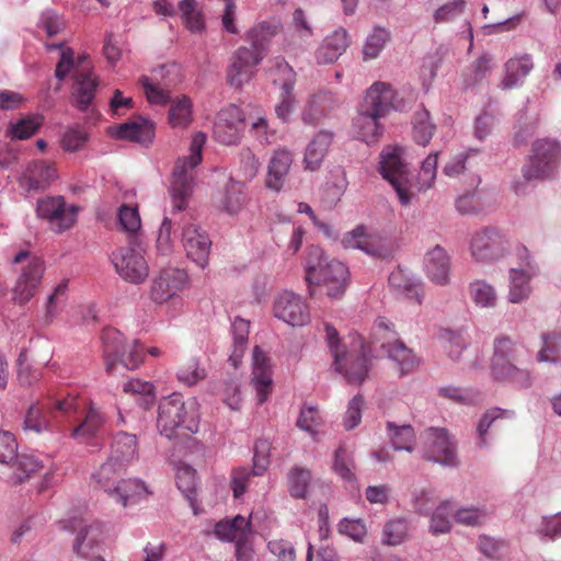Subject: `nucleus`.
<instances>
[{
  "label": "nucleus",
  "instance_id": "obj_1",
  "mask_svg": "<svg viewBox=\"0 0 561 561\" xmlns=\"http://www.w3.org/2000/svg\"><path fill=\"white\" fill-rule=\"evenodd\" d=\"M282 31L279 21H262L252 26L245 34L251 46L239 47L232 57V64L228 70V82L239 88L248 82L253 75V68L267 55L268 45L273 37Z\"/></svg>",
  "mask_w": 561,
  "mask_h": 561
},
{
  "label": "nucleus",
  "instance_id": "obj_2",
  "mask_svg": "<svg viewBox=\"0 0 561 561\" xmlns=\"http://www.w3.org/2000/svg\"><path fill=\"white\" fill-rule=\"evenodd\" d=\"M304 266L309 285L324 286L331 298H339L345 293L350 280L348 267L337 260H329L319 245L307 248Z\"/></svg>",
  "mask_w": 561,
  "mask_h": 561
},
{
  "label": "nucleus",
  "instance_id": "obj_3",
  "mask_svg": "<svg viewBox=\"0 0 561 561\" xmlns=\"http://www.w3.org/2000/svg\"><path fill=\"white\" fill-rule=\"evenodd\" d=\"M324 330L335 370L343 375L348 383L360 385L369 371V351L360 339L354 340L351 348L345 350L340 344L339 333L333 325L327 323Z\"/></svg>",
  "mask_w": 561,
  "mask_h": 561
},
{
  "label": "nucleus",
  "instance_id": "obj_4",
  "mask_svg": "<svg viewBox=\"0 0 561 561\" xmlns=\"http://www.w3.org/2000/svg\"><path fill=\"white\" fill-rule=\"evenodd\" d=\"M157 427L160 434L168 438H172L180 428L188 433H197L199 417L196 402H185L179 393L163 398L158 408Z\"/></svg>",
  "mask_w": 561,
  "mask_h": 561
},
{
  "label": "nucleus",
  "instance_id": "obj_5",
  "mask_svg": "<svg viewBox=\"0 0 561 561\" xmlns=\"http://www.w3.org/2000/svg\"><path fill=\"white\" fill-rule=\"evenodd\" d=\"M378 172L394 190L399 203L409 206L415 199L409 178L405 152L398 145H387L379 154Z\"/></svg>",
  "mask_w": 561,
  "mask_h": 561
},
{
  "label": "nucleus",
  "instance_id": "obj_6",
  "mask_svg": "<svg viewBox=\"0 0 561 561\" xmlns=\"http://www.w3.org/2000/svg\"><path fill=\"white\" fill-rule=\"evenodd\" d=\"M79 407L80 400L72 396L37 401L27 409L22 422V430L25 434L50 432L54 428L53 419H57L59 415H69Z\"/></svg>",
  "mask_w": 561,
  "mask_h": 561
},
{
  "label": "nucleus",
  "instance_id": "obj_7",
  "mask_svg": "<svg viewBox=\"0 0 561 561\" xmlns=\"http://www.w3.org/2000/svg\"><path fill=\"white\" fill-rule=\"evenodd\" d=\"M204 142H192L188 154L175 161L170 183L173 207L183 210L195 186L194 169L202 162Z\"/></svg>",
  "mask_w": 561,
  "mask_h": 561
},
{
  "label": "nucleus",
  "instance_id": "obj_8",
  "mask_svg": "<svg viewBox=\"0 0 561 561\" xmlns=\"http://www.w3.org/2000/svg\"><path fill=\"white\" fill-rule=\"evenodd\" d=\"M516 256L519 262L518 267H512L508 271L507 300L511 304H522L530 297L533 291L530 282L539 273L538 265L526 247L518 245Z\"/></svg>",
  "mask_w": 561,
  "mask_h": 561
},
{
  "label": "nucleus",
  "instance_id": "obj_9",
  "mask_svg": "<svg viewBox=\"0 0 561 561\" xmlns=\"http://www.w3.org/2000/svg\"><path fill=\"white\" fill-rule=\"evenodd\" d=\"M561 159L560 142H534L531 153L523 167L527 181L546 180L558 171Z\"/></svg>",
  "mask_w": 561,
  "mask_h": 561
},
{
  "label": "nucleus",
  "instance_id": "obj_10",
  "mask_svg": "<svg viewBox=\"0 0 561 561\" xmlns=\"http://www.w3.org/2000/svg\"><path fill=\"white\" fill-rule=\"evenodd\" d=\"M27 261L13 287V300L24 305L35 295L44 275L45 264L38 256H31L28 251H20L13 259L14 264Z\"/></svg>",
  "mask_w": 561,
  "mask_h": 561
},
{
  "label": "nucleus",
  "instance_id": "obj_11",
  "mask_svg": "<svg viewBox=\"0 0 561 561\" xmlns=\"http://www.w3.org/2000/svg\"><path fill=\"white\" fill-rule=\"evenodd\" d=\"M469 248L476 261L494 262L506 255L510 240L499 228L485 227L472 234Z\"/></svg>",
  "mask_w": 561,
  "mask_h": 561
},
{
  "label": "nucleus",
  "instance_id": "obj_12",
  "mask_svg": "<svg viewBox=\"0 0 561 561\" xmlns=\"http://www.w3.org/2000/svg\"><path fill=\"white\" fill-rule=\"evenodd\" d=\"M78 210L76 205H67L62 196L39 198L36 204L37 217L47 220L51 230L57 233H61L75 225Z\"/></svg>",
  "mask_w": 561,
  "mask_h": 561
},
{
  "label": "nucleus",
  "instance_id": "obj_13",
  "mask_svg": "<svg viewBox=\"0 0 561 561\" xmlns=\"http://www.w3.org/2000/svg\"><path fill=\"white\" fill-rule=\"evenodd\" d=\"M117 274L131 284L145 282L149 275V265L140 250L123 247L111 255Z\"/></svg>",
  "mask_w": 561,
  "mask_h": 561
},
{
  "label": "nucleus",
  "instance_id": "obj_14",
  "mask_svg": "<svg viewBox=\"0 0 561 561\" xmlns=\"http://www.w3.org/2000/svg\"><path fill=\"white\" fill-rule=\"evenodd\" d=\"M363 108L385 117L391 111H403L405 102L389 83L375 82L367 91L362 105Z\"/></svg>",
  "mask_w": 561,
  "mask_h": 561
},
{
  "label": "nucleus",
  "instance_id": "obj_15",
  "mask_svg": "<svg viewBox=\"0 0 561 561\" xmlns=\"http://www.w3.org/2000/svg\"><path fill=\"white\" fill-rule=\"evenodd\" d=\"M424 455L444 466L457 465L456 444L445 428L431 427L425 432Z\"/></svg>",
  "mask_w": 561,
  "mask_h": 561
},
{
  "label": "nucleus",
  "instance_id": "obj_16",
  "mask_svg": "<svg viewBox=\"0 0 561 561\" xmlns=\"http://www.w3.org/2000/svg\"><path fill=\"white\" fill-rule=\"evenodd\" d=\"M273 312L276 318L293 327H302L310 321L307 304L290 290H284L276 296Z\"/></svg>",
  "mask_w": 561,
  "mask_h": 561
},
{
  "label": "nucleus",
  "instance_id": "obj_17",
  "mask_svg": "<svg viewBox=\"0 0 561 561\" xmlns=\"http://www.w3.org/2000/svg\"><path fill=\"white\" fill-rule=\"evenodd\" d=\"M58 179L57 170L50 162H30L18 179L19 185L27 193L46 191Z\"/></svg>",
  "mask_w": 561,
  "mask_h": 561
},
{
  "label": "nucleus",
  "instance_id": "obj_18",
  "mask_svg": "<svg viewBox=\"0 0 561 561\" xmlns=\"http://www.w3.org/2000/svg\"><path fill=\"white\" fill-rule=\"evenodd\" d=\"M188 277L184 270L168 267L160 272L153 280L150 297L156 304H163L169 299H175L176 294L184 289Z\"/></svg>",
  "mask_w": 561,
  "mask_h": 561
},
{
  "label": "nucleus",
  "instance_id": "obj_19",
  "mask_svg": "<svg viewBox=\"0 0 561 561\" xmlns=\"http://www.w3.org/2000/svg\"><path fill=\"white\" fill-rule=\"evenodd\" d=\"M182 243L187 257L197 266L204 268L208 264L211 241L198 226L192 222L183 226Z\"/></svg>",
  "mask_w": 561,
  "mask_h": 561
},
{
  "label": "nucleus",
  "instance_id": "obj_20",
  "mask_svg": "<svg viewBox=\"0 0 561 561\" xmlns=\"http://www.w3.org/2000/svg\"><path fill=\"white\" fill-rule=\"evenodd\" d=\"M62 527L71 533L78 531L73 542V551L87 558L92 548L102 540L103 529L100 523L85 525L81 518H70L61 522Z\"/></svg>",
  "mask_w": 561,
  "mask_h": 561
},
{
  "label": "nucleus",
  "instance_id": "obj_21",
  "mask_svg": "<svg viewBox=\"0 0 561 561\" xmlns=\"http://www.w3.org/2000/svg\"><path fill=\"white\" fill-rule=\"evenodd\" d=\"M179 73V67L176 65H164L159 69L152 71L151 77L142 76L140 83L147 100L153 104H164L169 99V91L165 87H170L176 83L174 79H167V75Z\"/></svg>",
  "mask_w": 561,
  "mask_h": 561
},
{
  "label": "nucleus",
  "instance_id": "obj_22",
  "mask_svg": "<svg viewBox=\"0 0 561 561\" xmlns=\"http://www.w3.org/2000/svg\"><path fill=\"white\" fill-rule=\"evenodd\" d=\"M251 383L256 392L257 403H264L273 390L272 366L270 358L259 346L252 353Z\"/></svg>",
  "mask_w": 561,
  "mask_h": 561
},
{
  "label": "nucleus",
  "instance_id": "obj_23",
  "mask_svg": "<svg viewBox=\"0 0 561 561\" xmlns=\"http://www.w3.org/2000/svg\"><path fill=\"white\" fill-rule=\"evenodd\" d=\"M244 181H237L230 178L224 188L214 196L215 206L229 214H238L247 203Z\"/></svg>",
  "mask_w": 561,
  "mask_h": 561
},
{
  "label": "nucleus",
  "instance_id": "obj_24",
  "mask_svg": "<svg viewBox=\"0 0 561 561\" xmlns=\"http://www.w3.org/2000/svg\"><path fill=\"white\" fill-rule=\"evenodd\" d=\"M424 270L432 283L438 286L449 283L450 256L442 245L437 244L426 252Z\"/></svg>",
  "mask_w": 561,
  "mask_h": 561
},
{
  "label": "nucleus",
  "instance_id": "obj_25",
  "mask_svg": "<svg viewBox=\"0 0 561 561\" xmlns=\"http://www.w3.org/2000/svg\"><path fill=\"white\" fill-rule=\"evenodd\" d=\"M245 128L244 115L240 107L230 104L221 108L214 123V133L217 138H236Z\"/></svg>",
  "mask_w": 561,
  "mask_h": 561
},
{
  "label": "nucleus",
  "instance_id": "obj_26",
  "mask_svg": "<svg viewBox=\"0 0 561 561\" xmlns=\"http://www.w3.org/2000/svg\"><path fill=\"white\" fill-rule=\"evenodd\" d=\"M388 283L392 291L398 297L413 301L417 305L422 304V284L408 271L400 267L396 268L390 273Z\"/></svg>",
  "mask_w": 561,
  "mask_h": 561
},
{
  "label": "nucleus",
  "instance_id": "obj_27",
  "mask_svg": "<svg viewBox=\"0 0 561 561\" xmlns=\"http://www.w3.org/2000/svg\"><path fill=\"white\" fill-rule=\"evenodd\" d=\"M151 492L139 479H121L108 496L124 507L135 505L147 499Z\"/></svg>",
  "mask_w": 561,
  "mask_h": 561
},
{
  "label": "nucleus",
  "instance_id": "obj_28",
  "mask_svg": "<svg viewBox=\"0 0 561 561\" xmlns=\"http://www.w3.org/2000/svg\"><path fill=\"white\" fill-rule=\"evenodd\" d=\"M492 378L503 385L515 389H527L533 383V377L528 369L518 367L514 362L503 365H490Z\"/></svg>",
  "mask_w": 561,
  "mask_h": 561
},
{
  "label": "nucleus",
  "instance_id": "obj_29",
  "mask_svg": "<svg viewBox=\"0 0 561 561\" xmlns=\"http://www.w3.org/2000/svg\"><path fill=\"white\" fill-rule=\"evenodd\" d=\"M348 33L344 27H339L328 35L319 46L316 57L319 64H333L350 46Z\"/></svg>",
  "mask_w": 561,
  "mask_h": 561
},
{
  "label": "nucleus",
  "instance_id": "obj_30",
  "mask_svg": "<svg viewBox=\"0 0 561 561\" xmlns=\"http://www.w3.org/2000/svg\"><path fill=\"white\" fill-rule=\"evenodd\" d=\"M342 242L345 248L358 249L371 256L386 257L389 254L388 249L377 237L366 234L363 226L347 232Z\"/></svg>",
  "mask_w": 561,
  "mask_h": 561
},
{
  "label": "nucleus",
  "instance_id": "obj_31",
  "mask_svg": "<svg viewBox=\"0 0 561 561\" xmlns=\"http://www.w3.org/2000/svg\"><path fill=\"white\" fill-rule=\"evenodd\" d=\"M380 348L387 354L400 370L401 375L412 373L420 364L419 357L413 350L409 348L402 341L382 342Z\"/></svg>",
  "mask_w": 561,
  "mask_h": 561
},
{
  "label": "nucleus",
  "instance_id": "obj_32",
  "mask_svg": "<svg viewBox=\"0 0 561 561\" xmlns=\"http://www.w3.org/2000/svg\"><path fill=\"white\" fill-rule=\"evenodd\" d=\"M291 163L293 157L290 152L286 150L276 151L268 163L265 181L266 187L279 192L284 186Z\"/></svg>",
  "mask_w": 561,
  "mask_h": 561
},
{
  "label": "nucleus",
  "instance_id": "obj_33",
  "mask_svg": "<svg viewBox=\"0 0 561 561\" xmlns=\"http://www.w3.org/2000/svg\"><path fill=\"white\" fill-rule=\"evenodd\" d=\"M113 461L118 466H128L138 456V442L134 434L118 432L114 435L111 444V455Z\"/></svg>",
  "mask_w": 561,
  "mask_h": 561
},
{
  "label": "nucleus",
  "instance_id": "obj_34",
  "mask_svg": "<svg viewBox=\"0 0 561 561\" xmlns=\"http://www.w3.org/2000/svg\"><path fill=\"white\" fill-rule=\"evenodd\" d=\"M101 340L106 370L111 373L126 348L124 335L114 328H106L102 332Z\"/></svg>",
  "mask_w": 561,
  "mask_h": 561
},
{
  "label": "nucleus",
  "instance_id": "obj_35",
  "mask_svg": "<svg viewBox=\"0 0 561 561\" xmlns=\"http://www.w3.org/2000/svg\"><path fill=\"white\" fill-rule=\"evenodd\" d=\"M154 123L142 116H135L118 126L121 140H151L154 137Z\"/></svg>",
  "mask_w": 561,
  "mask_h": 561
},
{
  "label": "nucleus",
  "instance_id": "obj_36",
  "mask_svg": "<svg viewBox=\"0 0 561 561\" xmlns=\"http://www.w3.org/2000/svg\"><path fill=\"white\" fill-rule=\"evenodd\" d=\"M530 57L511 58L505 64V75L500 83L502 90H511L522 83L533 69Z\"/></svg>",
  "mask_w": 561,
  "mask_h": 561
},
{
  "label": "nucleus",
  "instance_id": "obj_37",
  "mask_svg": "<svg viewBox=\"0 0 561 561\" xmlns=\"http://www.w3.org/2000/svg\"><path fill=\"white\" fill-rule=\"evenodd\" d=\"M193 121V103L186 95L176 96L170 101L168 124L172 128L185 129Z\"/></svg>",
  "mask_w": 561,
  "mask_h": 561
},
{
  "label": "nucleus",
  "instance_id": "obj_38",
  "mask_svg": "<svg viewBox=\"0 0 561 561\" xmlns=\"http://www.w3.org/2000/svg\"><path fill=\"white\" fill-rule=\"evenodd\" d=\"M215 535L222 541H237L242 537H249L252 533L251 522L241 515L231 520H220L215 525Z\"/></svg>",
  "mask_w": 561,
  "mask_h": 561
},
{
  "label": "nucleus",
  "instance_id": "obj_39",
  "mask_svg": "<svg viewBox=\"0 0 561 561\" xmlns=\"http://www.w3.org/2000/svg\"><path fill=\"white\" fill-rule=\"evenodd\" d=\"M104 424V415L94 407H90L83 421L72 430L71 436L80 443H89L95 438Z\"/></svg>",
  "mask_w": 561,
  "mask_h": 561
},
{
  "label": "nucleus",
  "instance_id": "obj_40",
  "mask_svg": "<svg viewBox=\"0 0 561 561\" xmlns=\"http://www.w3.org/2000/svg\"><path fill=\"white\" fill-rule=\"evenodd\" d=\"M380 118L381 116L375 115L362 107L353 122V127L358 135L359 140L383 137L385 128L379 122Z\"/></svg>",
  "mask_w": 561,
  "mask_h": 561
},
{
  "label": "nucleus",
  "instance_id": "obj_41",
  "mask_svg": "<svg viewBox=\"0 0 561 561\" xmlns=\"http://www.w3.org/2000/svg\"><path fill=\"white\" fill-rule=\"evenodd\" d=\"M525 347L513 341L507 335H499L493 342V355L491 365H503L510 362H517L518 356Z\"/></svg>",
  "mask_w": 561,
  "mask_h": 561
},
{
  "label": "nucleus",
  "instance_id": "obj_42",
  "mask_svg": "<svg viewBox=\"0 0 561 561\" xmlns=\"http://www.w3.org/2000/svg\"><path fill=\"white\" fill-rule=\"evenodd\" d=\"M468 293L470 299L479 308H495L499 295L495 287L485 279H476L469 283Z\"/></svg>",
  "mask_w": 561,
  "mask_h": 561
},
{
  "label": "nucleus",
  "instance_id": "obj_43",
  "mask_svg": "<svg viewBox=\"0 0 561 561\" xmlns=\"http://www.w3.org/2000/svg\"><path fill=\"white\" fill-rule=\"evenodd\" d=\"M98 81L91 72H80L76 75L75 99L77 107L87 110L92 103L96 90Z\"/></svg>",
  "mask_w": 561,
  "mask_h": 561
},
{
  "label": "nucleus",
  "instance_id": "obj_44",
  "mask_svg": "<svg viewBox=\"0 0 561 561\" xmlns=\"http://www.w3.org/2000/svg\"><path fill=\"white\" fill-rule=\"evenodd\" d=\"M386 427L391 445L396 450H413L415 432L410 424L397 425L392 421H387Z\"/></svg>",
  "mask_w": 561,
  "mask_h": 561
},
{
  "label": "nucleus",
  "instance_id": "obj_45",
  "mask_svg": "<svg viewBox=\"0 0 561 561\" xmlns=\"http://www.w3.org/2000/svg\"><path fill=\"white\" fill-rule=\"evenodd\" d=\"M176 485L190 502L194 514L196 511V470L188 465H182L178 468L175 474Z\"/></svg>",
  "mask_w": 561,
  "mask_h": 561
},
{
  "label": "nucleus",
  "instance_id": "obj_46",
  "mask_svg": "<svg viewBox=\"0 0 561 561\" xmlns=\"http://www.w3.org/2000/svg\"><path fill=\"white\" fill-rule=\"evenodd\" d=\"M127 466H118L117 461H113L110 456L108 459L93 474L96 483L104 490L107 495L111 489H114L122 473L125 472Z\"/></svg>",
  "mask_w": 561,
  "mask_h": 561
},
{
  "label": "nucleus",
  "instance_id": "obj_47",
  "mask_svg": "<svg viewBox=\"0 0 561 561\" xmlns=\"http://www.w3.org/2000/svg\"><path fill=\"white\" fill-rule=\"evenodd\" d=\"M206 377V368L197 357L188 358L176 371L178 381L186 387L195 386Z\"/></svg>",
  "mask_w": 561,
  "mask_h": 561
},
{
  "label": "nucleus",
  "instance_id": "obj_48",
  "mask_svg": "<svg viewBox=\"0 0 561 561\" xmlns=\"http://www.w3.org/2000/svg\"><path fill=\"white\" fill-rule=\"evenodd\" d=\"M13 469L14 483H23L32 473L38 471L43 465L32 455L16 454V458L9 465Z\"/></svg>",
  "mask_w": 561,
  "mask_h": 561
},
{
  "label": "nucleus",
  "instance_id": "obj_49",
  "mask_svg": "<svg viewBox=\"0 0 561 561\" xmlns=\"http://www.w3.org/2000/svg\"><path fill=\"white\" fill-rule=\"evenodd\" d=\"M438 154L430 153L422 162L415 176L414 186L417 192H425L433 187L437 175Z\"/></svg>",
  "mask_w": 561,
  "mask_h": 561
},
{
  "label": "nucleus",
  "instance_id": "obj_50",
  "mask_svg": "<svg viewBox=\"0 0 561 561\" xmlns=\"http://www.w3.org/2000/svg\"><path fill=\"white\" fill-rule=\"evenodd\" d=\"M282 71L288 75V78L284 81L282 85V102L276 105L275 112L277 117H279L282 121H286L288 115L291 112L293 104H294V98L291 94V91L294 89V77L295 73L293 72V69L285 64L283 67H280Z\"/></svg>",
  "mask_w": 561,
  "mask_h": 561
},
{
  "label": "nucleus",
  "instance_id": "obj_51",
  "mask_svg": "<svg viewBox=\"0 0 561 561\" xmlns=\"http://www.w3.org/2000/svg\"><path fill=\"white\" fill-rule=\"evenodd\" d=\"M438 394L459 404H478L482 401V393L474 389H462L454 386L438 388Z\"/></svg>",
  "mask_w": 561,
  "mask_h": 561
},
{
  "label": "nucleus",
  "instance_id": "obj_52",
  "mask_svg": "<svg viewBox=\"0 0 561 561\" xmlns=\"http://www.w3.org/2000/svg\"><path fill=\"white\" fill-rule=\"evenodd\" d=\"M453 512L454 504L450 501L442 502L432 514L430 531L434 535L449 533L451 529L449 516Z\"/></svg>",
  "mask_w": 561,
  "mask_h": 561
},
{
  "label": "nucleus",
  "instance_id": "obj_53",
  "mask_svg": "<svg viewBox=\"0 0 561 561\" xmlns=\"http://www.w3.org/2000/svg\"><path fill=\"white\" fill-rule=\"evenodd\" d=\"M43 123L44 116L41 114H32L21 118L10 127L12 140H25L32 137L43 125Z\"/></svg>",
  "mask_w": 561,
  "mask_h": 561
},
{
  "label": "nucleus",
  "instance_id": "obj_54",
  "mask_svg": "<svg viewBox=\"0 0 561 561\" xmlns=\"http://www.w3.org/2000/svg\"><path fill=\"white\" fill-rule=\"evenodd\" d=\"M515 412L513 410H504L501 408H492L488 410L479 421L477 432L479 435L478 445L484 447L488 445L486 434L491 425L499 419H513Z\"/></svg>",
  "mask_w": 561,
  "mask_h": 561
},
{
  "label": "nucleus",
  "instance_id": "obj_55",
  "mask_svg": "<svg viewBox=\"0 0 561 561\" xmlns=\"http://www.w3.org/2000/svg\"><path fill=\"white\" fill-rule=\"evenodd\" d=\"M442 339L444 348L453 360H458L462 351L469 345V339L462 331L446 330Z\"/></svg>",
  "mask_w": 561,
  "mask_h": 561
},
{
  "label": "nucleus",
  "instance_id": "obj_56",
  "mask_svg": "<svg viewBox=\"0 0 561 561\" xmlns=\"http://www.w3.org/2000/svg\"><path fill=\"white\" fill-rule=\"evenodd\" d=\"M311 481V472L308 469L294 467L288 473L289 492L291 496L304 499Z\"/></svg>",
  "mask_w": 561,
  "mask_h": 561
},
{
  "label": "nucleus",
  "instance_id": "obj_57",
  "mask_svg": "<svg viewBox=\"0 0 561 561\" xmlns=\"http://www.w3.org/2000/svg\"><path fill=\"white\" fill-rule=\"evenodd\" d=\"M490 512L485 507H460L454 513L456 523L465 526L477 527L482 525L489 517Z\"/></svg>",
  "mask_w": 561,
  "mask_h": 561
},
{
  "label": "nucleus",
  "instance_id": "obj_58",
  "mask_svg": "<svg viewBox=\"0 0 561 561\" xmlns=\"http://www.w3.org/2000/svg\"><path fill=\"white\" fill-rule=\"evenodd\" d=\"M389 32L386 28H374L373 33L367 37L363 48L364 59L368 60L377 58L386 43L389 41Z\"/></svg>",
  "mask_w": 561,
  "mask_h": 561
},
{
  "label": "nucleus",
  "instance_id": "obj_59",
  "mask_svg": "<svg viewBox=\"0 0 561 561\" xmlns=\"http://www.w3.org/2000/svg\"><path fill=\"white\" fill-rule=\"evenodd\" d=\"M409 531L408 522L404 518L389 520L382 531V541L389 546H397L403 542Z\"/></svg>",
  "mask_w": 561,
  "mask_h": 561
},
{
  "label": "nucleus",
  "instance_id": "obj_60",
  "mask_svg": "<svg viewBox=\"0 0 561 561\" xmlns=\"http://www.w3.org/2000/svg\"><path fill=\"white\" fill-rule=\"evenodd\" d=\"M123 390L126 393L138 394L141 397L139 404L148 408L154 400V386L151 382L140 379H130L124 383Z\"/></svg>",
  "mask_w": 561,
  "mask_h": 561
},
{
  "label": "nucleus",
  "instance_id": "obj_61",
  "mask_svg": "<svg viewBox=\"0 0 561 561\" xmlns=\"http://www.w3.org/2000/svg\"><path fill=\"white\" fill-rule=\"evenodd\" d=\"M180 11L185 26L191 32H201L204 28V20L202 13L196 8L194 0H182L180 2Z\"/></svg>",
  "mask_w": 561,
  "mask_h": 561
},
{
  "label": "nucleus",
  "instance_id": "obj_62",
  "mask_svg": "<svg viewBox=\"0 0 561 561\" xmlns=\"http://www.w3.org/2000/svg\"><path fill=\"white\" fill-rule=\"evenodd\" d=\"M466 7V0H450L436 9L433 13V20L437 24L450 22L460 16L465 12Z\"/></svg>",
  "mask_w": 561,
  "mask_h": 561
},
{
  "label": "nucleus",
  "instance_id": "obj_63",
  "mask_svg": "<svg viewBox=\"0 0 561 561\" xmlns=\"http://www.w3.org/2000/svg\"><path fill=\"white\" fill-rule=\"evenodd\" d=\"M337 530L341 535L348 537L355 542H363L367 536V527L359 518H342L337 524Z\"/></svg>",
  "mask_w": 561,
  "mask_h": 561
},
{
  "label": "nucleus",
  "instance_id": "obj_64",
  "mask_svg": "<svg viewBox=\"0 0 561 561\" xmlns=\"http://www.w3.org/2000/svg\"><path fill=\"white\" fill-rule=\"evenodd\" d=\"M272 444L268 439L260 438L254 444L253 473L261 476L270 465Z\"/></svg>",
  "mask_w": 561,
  "mask_h": 561
}]
</instances>
